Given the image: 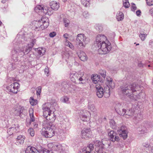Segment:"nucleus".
Here are the masks:
<instances>
[{"label": "nucleus", "mask_w": 153, "mask_h": 153, "mask_svg": "<svg viewBox=\"0 0 153 153\" xmlns=\"http://www.w3.org/2000/svg\"><path fill=\"white\" fill-rule=\"evenodd\" d=\"M41 91V87H39L37 88V90L36 91L37 95H39Z\"/></svg>", "instance_id": "obj_44"}, {"label": "nucleus", "mask_w": 153, "mask_h": 153, "mask_svg": "<svg viewBox=\"0 0 153 153\" xmlns=\"http://www.w3.org/2000/svg\"><path fill=\"white\" fill-rule=\"evenodd\" d=\"M19 109L20 110L19 112L20 114L22 113L25 110L23 107L21 106H19Z\"/></svg>", "instance_id": "obj_45"}, {"label": "nucleus", "mask_w": 153, "mask_h": 153, "mask_svg": "<svg viewBox=\"0 0 153 153\" xmlns=\"http://www.w3.org/2000/svg\"><path fill=\"white\" fill-rule=\"evenodd\" d=\"M69 36V34L67 33L64 34L63 35L64 37L66 39H68Z\"/></svg>", "instance_id": "obj_52"}, {"label": "nucleus", "mask_w": 153, "mask_h": 153, "mask_svg": "<svg viewBox=\"0 0 153 153\" xmlns=\"http://www.w3.org/2000/svg\"><path fill=\"white\" fill-rule=\"evenodd\" d=\"M43 12L44 14L51 15L53 13V11L51 8L47 6L45 7L43 10Z\"/></svg>", "instance_id": "obj_17"}, {"label": "nucleus", "mask_w": 153, "mask_h": 153, "mask_svg": "<svg viewBox=\"0 0 153 153\" xmlns=\"http://www.w3.org/2000/svg\"><path fill=\"white\" fill-rule=\"evenodd\" d=\"M117 19L118 21L122 20L124 18V14L121 12H119L117 15Z\"/></svg>", "instance_id": "obj_22"}, {"label": "nucleus", "mask_w": 153, "mask_h": 153, "mask_svg": "<svg viewBox=\"0 0 153 153\" xmlns=\"http://www.w3.org/2000/svg\"><path fill=\"white\" fill-rule=\"evenodd\" d=\"M135 85L134 84L122 88V91L123 93L126 92V91L129 88H130L131 90L132 91V92H135L136 90L135 89Z\"/></svg>", "instance_id": "obj_16"}, {"label": "nucleus", "mask_w": 153, "mask_h": 153, "mask_svg": "<svg viewBox=\"0 0 153 153\" xmlns=\"http://www.w3.org/2000/svg\"><path fill=\"white\" fill-rule=\"evenodd\" d=\"M19 84L17 82H14L11 84L10 86L7 87L8 91L11 93H16L19 88Z\"/></svg>", "instance_id": "obj_6"}, {"label": "nucleus", "mask_w": 153, "mask_h": 153, "mask_svg": "<svg viewBox=\"0 0 153 153\" xmlns=\"http://www.w3.org/2000/svg\"><path fill=\"white\" fill-rule=\"evenodd\" d=\"M149 44L152 47H153V41L151 40L149 42Z\"/></svg>", "instance_id": "obj_56"}, {"label": "nucleus", "mask_w": 153, "mask_h": 153, "mask_svg": "<svg viewBox=\"0 0 153 153\" xmlns=\"http://www.w3.org/2000/svg\"><path fill=\"white\" fill-rule=\"evenodd\" d=\"M49 20L48 18L42 17L40 20L33 22V24L36 31H40L45 29L49 25Z\"/></svg>", "instance_id": "obj_2"}, {"label": "nucleus", "mask_w": 153, "mask_h": 153, "mask_svg": "<svg viewBox=\"0 0 153 153\" xmlns=\"http://www.w3.org/2000/svg\"><path fill=\"white\" fill-rule=\"evenodd\" d=\"M140 134H143L145 133L146 128L144 126L139 127L137 129Z\"/></svg>", "instance_id": "obj_27"}, {"label": "nucleus", "mask_w": 153, "mask_h": 153, "mask_svg": "<svg viewBox=\"0 0 153 153\" xmlns=\"http://www.w3.org/2000/svg\"><path fill=\"white\" fill-rule=\"evenodd\" d=\"M131 9L132 11H134L137 9V7L134 3L131 4Z\"/></svg>", "instance_id": "obj_40"}, {"label": "nucleus", "mask_w": 153, "mask_h": 153, "mask_svg": "<svg viewBox=\"0 0 153 153\" xmlns=\"http://www.w3.org/2000/svg\"><path fill=\"white\" fill-rule=\"evenodd\" d=\"M147 36V34L141 33L140 34L139 36L141 39V40L142 41H143L145 39Z\"/></svg>", "instance_id": "obj_39"}, {"label": "nucleus", "mask_w": 153, "mask_h": 153, "mask_svg": "<svg viewBox=\"0 0 153 153\" xmlns=\"http://www.w3.org/2000/svg\"><path fill=\"white\" fill-rule=\"evenodd\" d=\"M143 146H145V147H148L149 146V144H147L146 146H145V145H144Z\"/></svg>", "instance_id": "obj_61"}, {"label": "nucleus", "mask_w": 153, "mask_h": 153, "mask_svg": "<svg viewBox=\"0 0 153 153\" xmlns=\"http://www.w3.org/2000/svg\"><path fill=\"white\" fill-rule=\"evenodd\" d=\"M95 146V150L98 153H103L104 144L102 142L96 140L94 142Z\"/></svg>", "instance_id": "obj_8"}, {"label": "nucleus", "mask_w": 153, "mask_h": 153, "mask_svg": "<svg viewBox=\"0 0 153 153\" xmlns=\"http://www.w3.org/2000/svg\"><path fill=\"white\" fill-rule=\"evenodd\" d=\"M19 126L17 124L16 127H10L7 130V133L9 135H11L14 133H16L19 131Z\"/></svg>", "instance_id": "obj_13"}, {"label": "nucleus", "mask_w": 153, "mask_h": 153, "mask_svg": "<svg viewBox=\"0 0 153 153\" xmlns=\"http://www.w3.org/2000/svg\"><path fill=\"white\" fill-rule=\"evenodd\" d=\"M76 42L81 48H85L87 44L89 42V40L83 34H80L77 35L76 38Z\"/></svg>", "instance_id": "obj_4"}, {"label": "nucleus", "mask_w": 153, "mask_h": 153, "mask_svg": "<svg viewBox=\"0 0 153 153\" xmlns=\"http://www.w3.org/2000/svg\"><path fill=\"white\" fill-rule=\"evenodd\" d=\"M82 153H91L90 151H89L86 147H84L82 149Z\"/></svg>", "instance_id": "obj_42"}, {"label": "nucleus", "mask_w": 153, "mask_h": 153, "mask_svg": "<svg viewBox=\"0 0 153 153\" xmlns=\"http://www.w3.org/2000/svg\"><path fill=\"white\" fill-rule=\"evenodd\" d=\"M97 47L99 48L98 52L100 54H106L108 53L111 49V43L108 40Z\"/></svg>", "instance_id": "obj_3"}, {"label": "nucleus", "mask_w": 153, "mask_h": 153, "mask_svg": "<svg viewBox=\"0 0 153 153\" xmlns=\"http://www.w3.org/2000/svg\"><path fill=\"white\" fill-rule=\"evenodd\" d=\"M81 136L82 138L87 139L91 136V131L90 128H84L81 131Z\"/></svg>", "instance_id": "obj_9"}, {"label": "nucleus", "mask_w": 153, "mask_h": 153, "mask_svg": "<svg viewBox=\"0 0 153 153\" xmlns=\"http://www.w3.org/2000/svg\"><path fill=\"white\" fill-rule=\"evenodd\" d=\"M69 47H70L71 49H74V47L72 44L70 42L69 44H68V46Z\"/></svg>", "instance_id": "obj_53"}, {"label": "nucleus", "mask_w": 153, "mask_h": 153, "mask_svg": "<svg viewBox=\"0 0 153 153\" xmlns=\"http://www.w3.org/2000/svg\"><path fill=\"white\" fill-rule=\"evenodd\" d=\"M107 41L108 40L107 37L105 35L99 34L97 35L96 37L95 43L98 46Z\"/></svg>", "instance_id": "obj_7"}, {"label": "nucleus", "mask_w": 153, "mask_h": 153, "mask_svg": "<svg viewBox=\"0 0 153 153\" xmlns=\"http://www.w3.org/2000/svg\"><path fill=\"white\" fill-rule=\"evenodd\" d=\"M24 48H24V52H25V53L26 52H29L31 48H27V45L26 47L25 48V47H24Z\"/></svg>", "instance_id": "obj_47"}, {"label": "nucleus", "mask_w": 153, "mask_h": 153, "mask_svg": "<svg viewBox=\"0 0 153 153\" xmlns=\"http://www.w3.org/2000/svg\"><path fill=\"white\" fill-rule=\"evenodd\" d=\"M43 9H44V8L40 5H37L34 8L35 10L37 13L43 12Z\"/></svg>", "instance_id": "obj_25"}, {"label": "nucleus", "mask_w": 153, "mask_h": 153, "mask_svg": "<svg viewBox=\"0 0 153 153\" xmlns=\"http://www.w3.org/2000/svg\"><path fill=\"white\" fill-rule=\"evenodd\" d=\"M7 0H1V2L3 3H5L6 2Z\"/></svg>", "instance_id": "obj_58"}, {"label": "nucleus", "mask_w": 153, "mask_h": 153, "mask_svg": "<svg viewBox=\"0 0 153 153\" xmlns=\"http://www.w3.org/2000/svg\"><path fill=\"white\" fill-rule=\"evenodd\" d=\"M63 0L64 2H65L67 1V0Z\"/></svg>", "instance_id": "obj_63"}, {"label": "nucleus", "mask_w": 153, "mask_h": 153, "mask_svg": "<svg viewBox=\"0 0 153 153\" xmlns=\"http://www.w3.org/2000/svg\"><path fill=\"white\" fill-rule=\"evenodd\" d=\"M127 131L126 127L124 126H121L117 130L118 133H122L123 132Z\"/></svg>", "instance_id": "obj_30"}, {"label": "nucleus", "mask_w": 153, "mask_h": 153, "mask_svg": "<svg viewBox=\"0 0 153 153\" xmlns=\"http://www.w3.org/2000/svg\"><path fill=\"white\" fill-rule=\"evenodd\" d=\"M56 35V33L54 32L51 33L49 34L50 36L51 37H53L55 36Z\"/></svg>", "instance_id": "obj_46"}, {"label": "nucleus", "mask_w": 153, "mask_h": 153, "mask_svg": "<svg viewBox=\"0 0 153 153\" xmlns=\"http://www.w3.org/2000/svg\"><path fill=\"white\" fill-rule=\"evenodd\" d=\"M123 113L121 114L122 115H124L125 114V113H126V110L125 109H123L122 110Z\"/></svg>", "instance_id": "obj_57"}, {"label": "nucleus", "mask_w": 153, "mask_h": 153, "mask_svg": "<svg viewBox=\"0 0 153 153\" xmlns=\"http://www.w3.org/2000/svg\"><path fill=\"white\" fill-rule=\"evenodd\" d=\"M106 83L107 86L108 88L107 96V97H108L110 95V88H114L115 85L114 83L113 82L112 79L109 77L107 78Z\"/></svg>", "instance_id": "obj_11"}, {"label": "nucleus", "mask_w": 153, "mask_h": 153, "mask_svg": "<svg viewBox=\"0 0 153 153\" xmlns=\"http://www.w3.org/2000/svg\"><path fill=\"white\" fill-rule=\"evenodd\" d=\"M150 13L152 14L153 13V10L151 9V10H150Z\"/></svg>", "instance_id": "obj_60"}, {"label": "nucleus", "mask_w": 153, "mask_h": 153, "mask_svg": "<svg viewBox=\"0 0 153 153\" xmlns=\"http://www.w3.org/2000/svg\"><path fill=\"white\" fill-rule=\"evenodd\" d=\"M69 98L67 97H64L63 99V101L65 102H66L68 101Z\"/></svg>", "instance_id": "obj_51"}, {"label": "nucleus", "mask_w": 153, "mask_h": 153, "mask_svg": "<svg viewBox=\"0 0 153 153\" xmlns=\"http://www.w3.org/2000/svg\"><path fill=\"white\" fill-rule=\"evenodd\" d=\"M116 132L111 130L108 133V136L110 140L112 142L118 141L120 139L119 137L117 136Z\"/></svg>", "instance_id": "obj_10"}, {"label": "nucleus", "mask_w": 153, "mask_h": 153, "mask_svg": "<svg viewBox=\"0 0 153 153\" xmlns=\"http://www.w3.org/2000/svg\"><path fill=\"white\" fill-rule=\"evenodd\" d=\"M29 114H30V117L31 120H30V122L31 121L33 122L34 121V117H33V109L30 108L29 110Z\"/></svg>", "instance_id": "obj_28"}, {"label": "nucleus", "mask_w": 153, "mask_h": 153, "mask_svg": "<svg viewBox=\"0 0 153 153\" xmlns=\"http://www.w3.org/2000/svg\"><path fill=\"white\" fill-rule=\"evenodd\" d=\"M25 137L24 136L20 135L17 137V141L20 144H22L24 142Z\"/></svg>", "instance_id": "obj_23"}, {"label": "nucleus", "mask_w": 153, "mask_h": 153, "mask_svg": "<svg viewBox=\"0 0 153 153\" xmlns=\"http://www.w3.org/2000/svg\"><path fill=\"white\" fill-rule=\"evenodd\" d=\"M96 29L99 32H101L103 30V27L102 25L99 24H97L96 25Z\"/></svg>", "instance_id": "obj_31"}, {"label": "nucleus", "mask_w": 153, "mask_h": 153, "mask_svg": "<svg viewBox=\"0 0 153 153\" xmlns=\"http://www.w3.org/2000/svg\"><path fill=\"white\" fill-rule=\"evenodd\" d=\"M70 43V42L69 41L66 39L65 42V45L68 46V44Z\"/></svg>", "instance_id": "obj_55"}, {"label": "nucleus", "mask_w": 153, "mask_h": 153, "mask_svg": "<svg viewBox=\"0 0 153 153\" xmlns=\"http://www.w3.org/2000/svg\"><path fill=\"white\" fill-rule=\"evenodd\" d=\"M80 59L83 62L87 61L88 57L85 53L83 52H80L78 55Z\"/></svg>", "instance_id": "obj_18"}, {"label": "nucleus", "mask_w": 153, "mask_h": 153, "mask_svg": "<svg viewBox=\"0 0 153 153\" xmlns=\"http://www.w3.org/2000/svg\"><path fill=\"white\" fill-rule=\"evenodd\" d=\"M86 148L89 151H90V152H91L94 149V145L92 143L90 144Z\"/></svg>", "instance_id": "obj_37"}, {"label": "nucleus", "mask_w": 153, "mask_h": 153, "mask_svg": "<svg viewBox=\"0 0 153 153\" xmlns=\"http://www.w3.org/2000/svg\"><path fill=\"white\" fill-rule=\"evenodd\" d=\"M48 103H45L43 106V116L46 118L43 124L45 128L42 130L41 134L46 137L50 138L55 134L56 128L52 123L56 119V115L50 109Z\"/></svg>", "instance_id": "obj_1"}, {"label": "nucleus", "mask_w": 153, "mask_h": 153, "mask_svg": "<svg viewBox=\"0 0 153 153\" xmlns=\"http://www.w3.org/2000/svg\"><path fill=\"white\" fill-rule=\"evenodd\" d=\"M139 45V44H137V45Z\"/></svg>", "instance_id": "obj_64"}, {"label": "nucleus", "mask_w": 153, "mask_h": 153, "mask_svg": "<svg viewBox=\"0 0 153 153\" xmlns=\"http://www.w3.org/2000/svg\"><path fill=\"white\" fill-rule=\"evenodd\" d=\"M105 75L104 74H103V76L104 77H105Z\"/></svg>", "instance_id": "obj_62"}, {"label": "nucleus", "mask_w": 153, "mask_h": 153, "mask_svg": "<svg viewBox=\"0 0 153 153\" xmlns=\"http://www.w3.org/2000/svg\"><path fill=\"white\" fill-rule=\"evenodd\" d=\"M45 73L46 74L47 76L48 74L49 71V68L48 67H47L45 69Z\"/></svg>", "instance_id": "obj_48"}, {"label": "nucleus", "mask_w": 153, "mask_h": 153, "mask_svg": "<svg viewBox=\"0 0 153 153\" xmlns=\"http://www.w3.org/2000/svg\"><path fill=\"white\" fill-rule=\"evenodd\" d=\"M82 4L85 7H87L89 4V0H81Z\"/></svg>", "instance_id": "obj_41"}, {"label": "nucleus", "mask_w": 153, "mask_h": 153, "mask_svg": "<svg viewBox=\"0 0 153 153\" xmlns=\"http://www.w3.org/2000/svg\"><path fill=\"white\" fill-rule=\"evenodd\" d=\"M97 89L96 94L97 96L99 98H101L102 97L103 94V89L100 84H98L96 85Z\"/></svg>", "instance_id": "obj_12"}, {"label": "nucleus", "mask_w": 153, "mask_h": 153, "mask_svg": "<svg viewBox=\"0 0 153 153\" xmlns=\"http://www.w3.org/2000/svg\"><path fill=\"white\" fill-rule=\"evenodd\" d=\"M38 53L40 56H43L45 53V48H38Z\"/></svg>", "instance_id": "obj_24"}, {"label": "nucleus", "mask_w": 153, "mask_h": 153, "mask_svg": "<svg viewBox=\"0 0 153 153\" xmlns=\"http://www.w3.org/2000/svg\"><path fill=\"white\" fill-rule=\"evenodd\" d=\"M30 102L32 105H36L37 103V101L36 100H34L32 97L30 98Z\"/></svg>", "instance_id": "obj_29"}, {"label": "nucleus", "mask_w": 153, "mask_h": 153, "mask_svg": "<svg viewBox=\"0 0 153 153\" xmlns=\"http://www.w3.org/2000/svg\"><path fill=\"white\" fill-rule=\"evenodd\" d=\"M19 107L18 108V109H16L15 110V113L18 115H19L20 114L19 112Z\"/></svg>", "instance_id": "obj_50"}, {"label": "nucleus", "mask_w": 153, "mask_h": 153, "mask_svg": "<svg viewBox=\"0 0 153 153\" xmlns=\"http://www.w3.org/2000/svg\"><path fill=\"white\" fill-rule=\"evenodd\" d=\"M24 48L23 47H18L14 50V51L16 54H22V53L23 54H25Z\"/></svg>", "instance_id": "obj_20"}, {"label": "nucleus", "mask_w": 153, "mask_h": 153, "mask_svg": "<svg viewBox=\"0 0 153 153\" xmlns=\"http://www.w3.org/2000/svg\"><path fill=\"white\" fill-rule=\"evenodd\" d=\"M128 132L127 131L123 132L122 133H119L120 137H122L124 139H126L128 137Z\"/></svg>", "instance_id": "obj_26"}, {"label": "nucleus", "mask_w": 153, "mask_h": 153, "mask_svg": "<svg viewBox=\"0 0 153 153\" xmlns=\"http://www.w3.org/2000/svg\"><path fill=\"white\" fill-rule=\"evenodd\" d=\"M60 145L61 146V147L59 148V147H57L56 148H54V150H58V151H60V150H62V145L60 144Z\"/></svg>", "instance_id": "obj_49"}, {"label": "nucleus", "mask_w": 153, "mask_h": 153, "mask_svg": "<svg viewBox=\"0 0 153 153\" xmlns=\"http://www.w3.org/2000/svg\"><path fill=\"white\" fill-rule=\"evenodd\" d=\"M36 42L35 40H33L31 42H30L29 44L27 45V48H29L31 49L32 48L34 44Z\"/></svg>", "instance_id": "obj_38"}, {"label": "nucleus", "mask_w": 153, "mask_h": 153, "mask_svg": "<svg viewBox=\"0 0 153 153\" xmlns=\"http://www.w3.org/2000/svg\"><path fill=\"white\" fill-rule=\"evenodd\" d=\"M147 5L151 6L153 4V1L152 0H146Z\"/></svg>", "instance_id": "obj_43"}, {"label": "nucleus", "mask_w": 153, "mask_h": 153, "mask_svg": "<svg viewBox=\"0 0 153 153\" xmlns=\"http://www.w3.org/2000/svg\"><path fill=\"white\" fill-rule=\"evenodd\" d=\"M50 6L51 8L54 10H57L59 7V3L54 1H52L50 3Z\"/></svg>", "instance_id": "obj_14"}, {"label": "nucleus", "mask_w": 153, "mask_h": 153, "mask_svg": "<svg viewBox=\"0 0 153 153\" xmlns=\"http://www.w3.org/2000/svg\"><path fill=\"white\" fill-rule=\"evenodd\" d=\"M89 112L86 111H82L80 112V116L81 119L83 121H87V117L86 114H88Z\"/></svg>", "instance_id": "obj_15"}, {"label": "nucleus", "mask_w": 153, "mask_h": 153, "mask_svg": "<svg viewBox=\"0 0 153 153\" xmlns=\"http://www.w3.org/2000/svg\"><path fill=\"white\" fill-rule=\"evenodd\" d=\"M38 152L39 153H53L52 152H50L49 150L44 148L41 150H39Z\"/></svg>", "instance_id": "obj_33"}, {"label": "nucleus", "mask_w": 153, "mask_h": 153, "mask_svg": "<svg viewBox=\"0 0 153 153\" xmlns=\"http://www.w3.org/2000/svg\"><path fill=\"white\" fill-rule=\"evenodd\" d=\"M63 22L65 27H68L70 21L67 19L64 18L63 19Z\"/></svg>", "instance_id": "obj_36"}, {"label": "nucleus", "mask_w": 153, "mask_h": 153, "mask_svg": "<svg viewBox=\"0 0 153 153\" xmlns=\"http://www.w3.org/2000/svg\"><path fill=\"white\" fill-rule=\"evenodd\" d=\"M123 4L126 8H128L130 6L128 0H123Z\"/></svg>", "instance_id": "obj_32"}, {"label": "nucleus", "mask_w": 153, "mask_h": 153, "mask_svg": "<svg viewBox=\"0 0 153 153\" xmlns=\"http://www.w3.org/2000/svg\"><path fill=\"white\" fill-rule=\"evenodd\" d=\"M48 146L49 149L51 150H54V148L55 149L56 147L58 146L59 147V148L61 147L59 144L53 143H50L48 144Z\"/></svg>", "instance_id": "obj_19"}, {"label": "nucleus", "mask_w": 153, "mask_h": 153, "mask_svg": "<svg viewBox=\"0 0 153 153\" xmlns=\"http://www.w3.org/2000/svg\"><path fill=\"white\" fill-rule=\"evenodd\" d=\"M88 109L91 111L95 112L96 111V109L94 105L89 104L88 105Z\"/></svg>", "instance_id": "obj_34"}, {"label": "nucleus", "mask_w": 153, "mask_h": 153, "mask_svg": "<svg viewBox=\"0 0 153 153\" xmlns=\"http://www.w3.org/2000/svg\"><path fill=\"white\" fill-rule=\"evenodd\" d=\"M28 133L32 137L35 134L34 130L32 128H30L28 130Z\"/></svg>", "instance_id": "obj_35"}, {"label": "nucleus", "mask_w": 153, "mask_h": 153, "mask_svg": "<svg viewBox=\"0 0 153 153\" xmlns=\"http://www.w3.org/2000/svg\"><path fill=\"white\" fill-rule=\"evenodd\" d=\"M112 123V124H114V125L115 124V123L114 120H111L110 122V123Z\"/></svg>", "instance_id": "obj_59"}, {"label": "nucleus", "mask_w": 153, "mask_h": 153, "mask_svg": "<svg viewBox=\"0 0 153 153\" xmlns=\"http://www.w3.org/2000/svg\"><path fill=\"white\" fill-rule=\"evenodd\" d=\"M92 80L94 83H97L100 80V76L97 74L94 75L92 78Z\"/></svg>", "instance_id": "obj_21"}, {"label": "nucleus", "mask_w": 153, "mask_h": 153, "mask_svg": "<svg viewBox=\"0 0 153 153\" xmlns=\"http://www.w3.org/2000/svg\"><path fill=\"white\" fill-rule=\"evenodd\" d=\"M141 11L140 10H138L136 12V14L137 16H140V15Z\"/></svg>", "instance_id": "obj_54"}, {"label": "nucleus", "mask_w": 153, "mask_h": 153, "mask_svg": "<svg viewBox=\"0 0 153 153\" xmlns=\"http://www.w3.org/2000/svg\"><path fill=\"white\" fill-rule=\"evenodd\" d=\"M83 74L81 73H76L75 72H71L70 75V78L73 82L76 83L78 81H81L83 80L82 77Z\"/></svg>", "instance_id": "obj_5"}]
</instances>
